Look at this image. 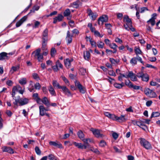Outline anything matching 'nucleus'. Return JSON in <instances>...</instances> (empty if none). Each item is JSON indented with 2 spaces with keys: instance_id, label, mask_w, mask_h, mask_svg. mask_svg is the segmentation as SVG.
I'll return each instance as SVG.
<instances>
[{
  "instance_id": "f257e3e1",
  "label": "nucleus",
  "mask_w": 160,
  "mask_h": 160,
  "mask_svg": "<svg viewBox=\"0 0 160 160\" xmlns=\"http://www.w3.org/2000/svg\"><path fill=\"white\" fill-rule=\"evenodd\" d=\"M42 50L48 49L47 45L48 41V30L45 29L42 32Z\"/></svg>"
},
{
  "instance_id": "f03ea898",
  "label": "nucleus",
  "mask_w": 160,
  "mask_h": 160,
  "mask_svg": "<svg viewBox=\"0 0 160 160\" xmlns=\"http://www.w3.org/2000/svg\"><path fill=\"white\" fill-rule=\"evenodd\" d=\"M41 49L39 48L34 51L32 53V55L35 58H37L39 62H42L43 56L42 54L40 53Z\"/></svg>"
},
{
  "instance_id": "7ed1b4c3",
  "label": "nucleus",
  "mask_w": 160,
  "mask_h": 160,
  "mask_svg": "<svg viewBox=\"0 0 160 160\" xmlns=\"http://www.w3.org/2000/svg\"><path fill=\"white\" fill-rule=\"evenodd\" d=\"M123 21L125 23V24L124 25L125 29L129 31L128 26H132V22L131 19L128 16L125 15L124 16Z\"/></svg>"
},
{
  "instance_id": "20e7f679",
  "label": "nucleus",
  "mask_w": 160,
  "mask_h": 160,
  "mask_svg": "<svg viewBox=\"0 0 160 160\" xmlns=\"http://www.w3.org/2000/svg\"><path fill=\"white\" fill-rule=\"evenodd\" d=\"M141 145L147 150L152 148V147L150 143L143 138H141L140 139Z\"/></svg>"
},
{
  "instance_id": "39448f33",
  "label": "nucleus",
  "mask_w": 160,
  "mask_h": 160,
  "mask_svg": "<svg viewBox=\"0 0 160 160\" xmlns=\"http://www.w3.org/2000/svg\"><path fill=\"white\" fill-rule=\"evenodd\" d=\"M137 77L139 78H141L143 81L147 82L149 79V75L146 73H143L142 72L137 73Z\"/></svg>"
},
{
  "instance_id": "423d86ee",
  "label": "nucleus",
  "mask_w": 160,
  "mask_h": 160,
  "mask_svg": "<svg viewBox=\"0 0 160 160\" xmlns=\"http://www.w3.org/2000/svg\"><path fill=\"white\" fill-rule=\"evenodd\" d=\"M75 83V86L79 89V91L81 93L84 94L86 92V88L83 87L79 82L76 81Z\"/></svg>"
},
{
  "instance_id": "0eeeda50",
  "label": "nucleus",
  "mask_w": 160,
  "mask_h": 160,
  "mask_svg": "<svg viewBox=\"0 0 160 160\" xmlns=\"http://www.w3.org/2000/svg\"><path fill=\"white\" fill-rule=\"evenodd\" d=\"M90 131L92 132L93 135L98 138H102L104 136L102 134L100 133V130L98 129L91 128Z\"/></svg>"
},
{
  "instance_id": "6e6552de",
  "label": "nucleus",
  "mask_w": 160,
  "mask_h": 160,
  "mask_svg": "<svg viewBox=\"0 0 160 160\" xmlns=\"http://www.w3.org/2000/svg\"><path fill=\"white\" fill-rule=\"evenodd\" d=\"M61 89H62V92L64 94L66 95L68 97H72L73 94L66 86H63Z\"/></svg>"
},
{
  "instance_id": "1a4fd4ad",
  "label": "nucleus",
  "mask_w": 160,
  "mask_h": 160,
  "mask_svg": "<svg viewBox=\"0 0 160 160\" xmlns=\"http://www.w3.org/2000/svg\"><path fill=\"white\" fill-rule=\"evenodd\" d=\"M87 13L90 18L93 20H95L98 16L96 12H93L90 8L87 9Z\"/></svg>"
},
{
  "instance_id": "9d476101",
  "label": "nucleus",
  "mask_w": 160,
  "mask_h": 160,
  "mask_svg": "<svg viewBox=\"0 0 160 160\" xmlns=\"http://www.w3.org/2000/svg\"><path fill=\"white\" fill-rule=\"evenodd\" d=\"M34 88L33 87V86L32 84H30L29 85V88H28L30 92H33L34 89L36 90H39L41 87V86L40 83L37 82L34 85Z\"/></svg>"
},
{
  "instance_id": "9b49d317",
  "label": "nucleus",
  "mask_w": 160,
  "mask_h": 160,
  "mask_svg": "<svg viewBox=\"0 0 160 160\" xmlns=\"http://www.w3.org/2000/svg\"><path fill=\"white\" fill-rule=\"evenodd\" d=\"M137 75H136L132 71H129L128 73V78H130L131 80L133 81H138Z\"/></svg>"
},
{
  "instance_id": "f8f14e48",
  "label": "nucleus",
  "mask_w": 160,
  "mask_h": 160,
  "mask_svg": "<svg viewBox=\"0 0 160 160\" xmlns=\"http://www.w3.org/2000/svg\"><path fill=\"white\" fill-rule=\"evenodd\" d=\"M108 20V17L106 15H103L100 17L98 20V24L102 25L104 22H106Z\"/></svg>"
},
{
  "instance_id": "ddd939ff",
  "label": "nucleus",
  "mask_w": 160,
  "mask_h": 160,
  "mask_svg": "<svg viewBox=\"0 0 160 160\" xmlns=\"http://www.w3.org/2000/svg\"><path fill=\"white\" fill-rule=\"evenodd\" d=\"M49 144L51 146H55L59 148H63L62 145L60 142L57 141L56 142L50 141L49 142Z\"/></svg>"
},
{
  "instance_id": "4468645a",
  "label": "nucleus",
  "mask_w": 160,
  "mask_h": 160,
  "mask_svg": "<svg viewBox=\"0 0 160 160\" xmlns=\"http://www.w3.org/2000/svg\"><path fill=\"white\" fill-rule=\"evenodd\" d=\"M3 152H8L10 154H13L14 153L13 149L10 147L4 146L2 148Z\"/></svg>"
},
{
  "instance_id": "2eb2a0df",
  "label": "nucleus",
  "mask_w": 160,
  "mask_h": 160,
  "mask_svg": "<svg viewBox=\"0 0 160 160\" xmlns=\"http://www.w3.org/2000/svg\"><path fill=\"white\" fill-rule=\"evenodd\" d=\"M19 100V104L21 106L27 104L29 101V99L26 98H20V97H18Z\"/></svg>"
},
{
  "instance_id": "dca6fc26",
  "label": "nucleus",
  "mask_w": 160,
  "mask_h": 160,
  "mask_svg": "<svg viewBox=\"0 0 160 160\" xmlns=\"http://www.w3.org/2000/svg\"><path fill=\"white\" fill-rule=\"evenodd\" d=\"M72 35L70 34V32L68 31L67 33V36L66 38V40L67 42V44H69L71 43L72 41Z\"/></svg>"
},
{
  "instance_id": "f3484780",
  "label": "nucleus",
  "mask_w": 160,
  "mask_h": 160,
  "mask_svg": "<svg viewBox=\"0 0 160 160\" xmlns=\"http://www.w3.org/2000/svg\"><path fill=\"white\" fill-rule=\"evenodd\" d=\"M39 114L41 116L45 115V113L46 111H48V109H46L43 105H41L39 107Z\"/></svg>"
},
{
  "instance_id": "a211bd4d",
  "label": "nucleus",
  "mask_w": 160,
  "mask_h": 160,
  "mask_svg": "<svg viewBox=\"0 0 160 160\" xmlns=\"http://www.w3.org/2000/svg\"><path fill=\"white\" fill-rule=\"evenodd\" d=\"M27 18V16H25L22 18L16 23V27H18L20 26L26 20Z\"/></svg>"
},
{
  "instance_id": "6ab92c4d",
  "label": "nucleus",
  "mask_w": 160,
  "mask_h": 160,
  "mask_svg": "<svg viewBox=\"0 0 160 160\" xmlns=\"http://www.w3.org/2000/svg\"><path fill=\"white\" fill-rule=\"evenodd\" d=\"M73 61V59H70L69 58H67L64 60V64L67 68H70L71 66V62Z\"/></svg>"
},
{
  "instance_id": "aec40b11",
  "label": "nucleus",
  "mask_w": 160,
  "mask_h": 160,
  "mask_svg": "<svg viewBox=\"0 0 160 160\" xmlns=\"http://www.w3.org/2000/svg\"><path fill=\"white\" fill-rule=\"evenodd\" d=\"M63 18V16L61 14H59L58 16L53 18V23H56L58 21L60 22L62 21Z\"/></svg>"
},
{
  "instance_id": "412c9836",
  "label": "nucleus",
  "mask_w": 160,
  "mask_h": 160,
  "mask_svg": "<svg viewBox=\"0 0 160 160\" xmlns=\"http://www.w3.org/2000/svg\"><path fill=\"white\" fill-rule=\"evenodd\" d=\"M10 57L8 56V53L5 52H2L0 53V60L4 59H8Z\"/></svg>"
},
{
  "instance_id": "4be33fe9",
  "label": "nucleus",
  "mask_w": 160,
  "mask_h": 160,
  "mask_svg": "<svg viewBox=\"0 0 160 160\" xmlns=\"http://www.w3.org/2000/svg\"><path fill=\"white\" fill-rule=\"evenodd\" d=\"M48 90L50 92V94L53 96H55L56 95V94L55 90L53 87L50 85L48 88Z\"/></svg>"
},
{
  "instance_id": "5701e85b",
  "label": "nucleus",
  "mask_w": 160,
  "mask_h": 160,
  "mask_svg": "<svg viewBox=\"0 0 160 160\" xmlns=\"http://www.w3.org/2000/svg\"><path fill=\"white\" fill-rule=\"evenodd\" d=\"M42 102L47 107H49L50 106V103L49 100H48V98L46 97H44L42 99Z\"/></svg>"
},
{
  "instance_id": "b1692460",
  "label": "nucleus",
  "mask_w": 160,
  "mask_h": 160,
  "mask_svg": "<svg viewBox=\"0 0 160 160\" xmlns=\"http://www.w3.org/2000/svg\"><path fill=\"white\" fill-rule=\"evenodd\" d=\"M20 68V65H17L15 66H12L11 68L10 72L12 74L14 72H16L19 70Z\"/></svg>"
},
{
  "instance_id": "393cba45",
  "label": "nucleus",
  "mask_w": 160,
  "mask_h": 160,
  "mask_svg": "<svg viewBox=\"0 0 160 160\" xmlns=\"http://www.w3.org/2000/svg\"><path fill=\"white\" fill-rule=\"evenodd\" d=\"M90 54L89 51H87L84 52V58L85 60L88 61L90 58Z\"/></svg>"
},
{
  "instance_id": "a878e982",
  "label": "nucleus",
  "mask_w": 160,
  "mask_h": 160,
  "mask_svg": "<svg viewBox=\"0 0 160 160\" xmlns=\"http://www.w3.org/2000/svg\"><path fill=\"white\" fill-rule=\"evenodd\" d=\"M52 84L54 87H57L59 89H61L62 87V86H61L60 85L56 80H53Z\"/></svg>"
},
{
  "instance_id": "bb28decb",
  "label": "nucleus",
  "mask_w": 160,
  "mask_h": 160,
  "mask_svg": "<svg viewBox=\"0 0 160 160\" xmlns=\"http://www.w3.org/2000/svg\"><path fill=\"white\" fill-rule=\"evenodd\" d=\"M116 121H118L119 122L125 121L126 119L125 118V116L124 115H121L119 117L117 116Z\"/></svg>"
},
{
  "instance_id": "cd10ccee",
  "label": "nucleus",
  "mask_w": 160,
  "mask_h": 160,
  "mask_svg": "<svg viewBox=\"0 0 160 160\" xmlns=\"http://www.w3.org/2000/svg\"><path fill=\"white\" fill-rule=\"evenodd\" d=\"M77 135L79 138L81 140L84 138V134L81 130H79L78 132Z\"/></svg>"
},
{
  "instance_id": "c85d7f7f",
  "label": "nucleus",
  "mask_w": 160,
  "mask_h": 160,
  "mask_svg": "<svg viewBox=\"0 0 160 160\" xmlns=\"http://www.w3.org/2000/svg\"><path fill=\"white\" fill-rule=\"evenodd\" d=\"M97 46L99 48H102L104 46V43L101 41H99L97 42Z\"/></svg>"
},
{
  "instance_id": "c756f323",
  "label": "nucleus",
  "mask_w": 160,
  "mask_h": 160,
  "mask_svg": "<svg viewBox=\"0 0 160 160\" xmlns=\"http://www.w3.org/2000/svg\"><path fill=\"white\" fill-rule=\"evenodd\" d=\"M160 113L158 112H152L151 116V118H152L157 117L160 116Z\"/></svg>"
},
{
  "instance_id": "7c9ffc66",
  "label": "nucleus",
  "mask_w": 160,
  "mask_h": 160,
  "mask_svg": "<svg viewBox=\"0 0 160 160\" xmlns=\"http://www.w3.org/2000/svg\"><path fill=\"white\" fill-rule=\"evenodd\" d=\"M71 14V12L69 9H67L63 12V15L64 17L69 16Z\"/></svg>"
},
{
  "instance_id": "2f4dec72",
  "label": "nucleus",
  "mask_w": 160,
  "mask_h": 160,
  "mask_svg": "<svg viewBox=\"0 0 160 160\" xmlns=\"http://www.w3.org/2000/svg\"><path fill=\"white\" fill-rule=\"evenodd\" d=\"M125 84L126 86H127L130 88H131V87H132V85H133L132 83L129 80H128V81L125 80Z\"/></svg>"
},
{
  "instance_id": "473e14b6",
  "label": "nucleus",
  "mask_w": 160,
  "mask_h": 160,
  "mask_svg": "<svg viewBox=\"0 0 160 160\" xmlns=\"http://www.w3.org/2000/svg\"><path fill=\"white\" fill-rule=\"evenodd\" d=\"M137 58L136 57H134L131 59L130 61V63L133 65H135L137 63Z\"/></svg>"
},
{
  "instance_id": "72a5a7b5",
  "label": "nucleus",
  "mask_w": 160,
  "mask_h": 160,
  "mask_svg": "<svg viewBox=\"0 0 160 160\" xmlns=\"http://www.w3.org/2000/svg\"><path fill=\"white\" fill-rule=\"evenodd\" d=\"M73 144L74 145L76 146L78 148L81 149L83 148V146H82V145L81 143H77L76 142H73Z\"/></svg>"
},
{
  "instance_id": "f704fd0d",
  "label": "nucleus",
  "mask_w": 160,
  "mask_h": 160,
  "mask_svg": "<svg viewBox=\"0 0 160 160\" xmlns=\"http://www.w3.org/2000/svg\"><path fill=\"white\" fill-rule=\"evenodd\" d=\"M152 90L148 88H146L144 90V92L145 94L148 96L149 97Z\"/></svg>"
},
{
  "instance_id": "c9c22d12",
  "label": "nucleus",
  "mask_w": 160,
  "mask_h": 160,
  "mask_svg": "<svg viewBox=\"0 0 160 160\" xmlns=\"http://www.w3.org/2000/svg\"><path fill=\"white\" fill-rule=\"evenodd\" d=\"M19 83L21 85H25L27 83L26 79L23 78L21 79L19 81Z\"/></svg>"
},
{
  "instance_id": "e433bc0d",
  "label": "nucleus",
  "mask_w": 160,
  "mask_h": 160,
  "mask_svg": "<svg viewBox=\"0 0 160 160\" xmlns=\"http://www.w3.org/2000/svg\"><path fill=\"white\" fill-rule=\"evenodd\" d=\"M80 1L79 0H77L75 2H73L72 3V6L73 7L77 8L78 7Z\"/></svg>"
},
{
  "instance_id": "4c0bfd02",
  "label": "nucleus",
  "mask_w": 160,
  "mask_h": 160,
  "mask_svg": "<svg viewBox=\"0 0 160 160\" xmlns=\"http://www.w3.org/2000/svg\"><path fill=\"white\" fill-rule=\"evenodd\" d=\"M109 61L112 64H115L119 62V60H115L113 58H109Z\"/></svg>"
},
{
  "instance_id": "58836bf2",
  "label": "nucleus",
  "mask_w": 160,
  "mask_h": 160,
  "mask_svg": "<svg viewBox=\"0 0 160 160\" xmlns=\"http://www.w3.org/2000/svg\"><path fill=\"white\" fill-rule=\"evenodd\" d=\"M55 64H56V65L58 67V68L62 69L63 68V65L62 64V63L60 62L59 60H58L56 62Z\"/></svg>"
},
{
  "instance_id": "ea45409f",
  "label": "nucleus",
  "mask_w": 160,
  "mask_h": 160,
  "mask_svg": "<svg viewBox=\"0 0 160 160\" xmlns=\"http://www.w3.org/2000/svg\"><path fill=\"white\" fill-rule=\"evenodd\" d=\"M40 7L38 6H34L32 10H30L31 12H34L35 11H38L39 8Z\"/></svg>"
},
{
  "instance_id": "a19ab883",
  "label": "nucleus",
  "mask_w": 160,
  "mask_h": 160,
  "mask_svg": "<svg viewBox=\"0 0 160 160\" xmlns=\"http://www.w3.org/2000/svg\"><path fill=\"white\" fill-rule=\"evenodd\" d=\"M56 53V50L54 48H52L51 50V55L52 57L54 56L55 54Z\"/></svg>"
},
{
  "instance_id": "79ce46f5",
  "label": "nucleus",
  "mask_w": 160,
  "mask_h": 160,
  "mask_svg": "<svg viewBox=\"0 0 160 160\" xmlns=\"http://www.w3.org/2000/svg\"><path fill=\"white\" fill-rule=\"evenodd\" d=\"M147 23H150L152 26H153L155 24V20L150 19L147 21Z\"/></svg>"
},
{
  "instance_id": "37998d69",
  "label": "nucleus",
  "mask_w": 160,
  "mask_h": 160,
  "mask_svg": "<svg viewBox=\"0 0 160 160\" xmlns=\"http://www.w3.org/2000/svg\"><path fill=\"white\" fill-rule=\"evenodd\" d=\"M157 95L156 93L153 91L152 90L151 94L149 95V97L152 98H155L157 97Z\"/></svg>"
},
{
  "instance_id": "c03bdc74",
  "label": "nucleus",
  "mask_w": 160,
  "mask_h": 160,
  "mask_svg": "<svg viewBox=\"0 0 160 160\" xmlns=\"http://www.w3.org/2000/svg\"><path fill=\"white\" fill-rule=\"evenodd\" d=\"M134 50L137 55H138V54H141L142 53V51L139 48H137L136 47H135Z\"/></svg>"
},
{
  "instance_id": "a18cd8bd",
  "label": "nucleus",
  "mask_w": 160,
  "mask_h": 160,
  "mask_svg": "<svg viewBox=\"0 0 160 160\" xmlns=\"http://www.w3.org/2000/svg\"><path fill=\"white\" fill-rule=\"evenodd\" d=\"M99 146L101 147H104L106 145V142L104 140L101 141L99 144Z\"/></svg>"
},
{
  "instance_id": "49530a36",
  "label": "nucleus",
  "mask_w": 160,
  "mask_h": 160,
  "mask_svg": "<svg viewBox=\"0 0 160 160\" xmlns=\"http://www.w3.org/2000/svg\"><path fill=\"white\" fill-rule=\"evenodd\" d=\"M36 153L38 155H40L41 154V151L38 146H36L35 148Z\"/></svg>"
},
{
  "instance_id": "de8ad7c7",
  "label": "nucleus",
  "mask_w": 160,
  "mask_h": 160,
  "mask_svg": "<svg viewBox=\"0 0 160 160\" xmlns=\"http://www.w3.org/2000/svg\"><path fill=\"white\" fill-rule=\"evenodd\" d=\"M48 157V158L50 160H57V159L55 158L54 155L51 154H49Z\"/></svg>"
},
{
  "instance_id": "09e8293b",
  "label": "nucleus",
  "mask_w": 160,
  "mask_h": 160,
  "mask_svg": "<svg viewBox=\"0 0 160 160\" xmlns=\"http://www.w3.org/2000/svg\"><path fill=\"white\" fill-rule=\"evenodd\" d=\"M52 68L54 72H57L59 70V68H58L56 64L55 65L52 66Z\"/></svg>"
},
{
  "instance_id": "8fccbe9b",
  "label": "nucleus",
  "mask_w": 160,
  "mask_h": 160,
  "mask_svg": "<svg viewBox=\"0 0 160 160\" xmlns=\"http://www.w3.org/2000/svg\"><path fill=\"white\" fill-rule=\"evenodd\" d=\"M94 33L95 36L96 37H99L102 38L103 36V35H101L98 31H95Z\"/></svg>"
},
{
  "instance_id": "3c124183",
  "label": "nucleus",
  "mask_w": 160,
  "mask_h": 160,
  "mask_svg": "<svg viewBox=\"0 0 160 160\" xmlns=\"http://www.w3.org/2000/svg\"><path fill=\"white\" fill-rule=\"evenodd\" d=\"M109 47L112 49H115L117 48L118 46L115 43H112L109 45Z\"/></svg>"
},
{
  "instance_id": "603ef678",
  "label": "nucleus",
  "mask_w": 160,
  "mask_h": 160,
  "mask_svg": "<svg viewBox=\"0 0 160 160\" xmlns=\"http://www.w3.org/2000/svg\"><path fill=\"white\" fill-rule=\"evenodd\" d=\"M80 71L81 74L83 75H85L86 73V70L85 69L82 68L80 69Z\"/></svg>"
},
{
  "instance_id": "864d4df0",
  "label": "nucleus",
  "mask_w": 160,
  "mask_h": 160,
  "mask_svg": "<svg viewBox=\"0 0 160 160\" xmlns=\"http://www.w3.org/2000/svg\"><path fill=\"white\" fill-rule=\"evenodd\" d=\"M114 86L117 88L121 89L122 88L121 85L120 84V83H119L116 82L114 83Z\"/></svg>"
},
{
  "instance_id": "5fc2aeb1",
  "label": "nucleus",
  "mask_w": 160,
  "mask_h": 160,
  "mask_svg": "<svg viewBox=\"0 0 160 160\" xmlns=\"http://www.w3.org/2000/svg\"><path fill=\"white\" fill-rule=\"evenodd\" d=\"M90 43L92 47H96L97 44L94 40H90Z\"/></svg>"
},
{
  "instance_id": "6e6d98bb",
  "label": "nucleus",
  "mask_w": 160,
  "mask_h": 160,
  "mask_svg": "<svg viewBox=\"0 0 160 160\" xmlns=\"http://www.w3.org/2000/svg\"><path fill=\"white\" fill-rule=\"evenodd\" d=\"M40 24V22L38 21H35L34 23V25L33 26V28H38Z\"/></svg>"
},
{
  "instance_id": "4d7b16f0",
  "label": "nucleus",
  "mask_w": 160,
  "mask_h": 160,
  "mask_svg": "<svg viewBox=\"0 0 160 160\" xmlns=\"http://www.w3.org/2000/svg\"><path fill=\"white\" fill-rule=\"evenodd\" d=\"M6 84L9 86H11L13 85V82L12 81L10 80H8L6 82Z\"/></svg>"
},
{
  "instance_id": "13d9d810",
  "label": "nucleus",
  "mask_w": 160,
  "mask_h": 160,
  "mask_svg": "<svg viewBox=\"0 0 160 160\" xmlns=\"http://www.w3.org/2000/svg\"><path fill=\"white\" fill-rule=\"evenodd\" d=\"M115 41L116 42L120 44H121L122 43V40L118 38H115Z\"/></svg>"
},
{
  "instance_id": "bf43d9fd",
  "label": "nucleus",
  "mask_w": 160,
  "mask_h": 160,
  "mask_svg": "<svg viewBox=\"0 0 160 160\" xmlns=\"http://www.w3.org/2000/svg\"><path fill=\"white\" fill-rule=\"evenodd\" d=\"M141 10L140 11V12L141 13H143V12H144V11H148L149 10L147 8L145 7H142V8H141Z\"/></svg>"
},
{
  "instance_id": "052dcab7",
  "label": "nucleus",
  "mask_w": 160,
  "mask_h": 160,
  "mask_svg": "<svg viewBox=\"0 0 160 160\" xmlns=\"http://www.w3.org/2000/svg\"><path fill=\"white\" fill-rule=\"evenodd\" d=\"M109 118L113 120H117V116H116L114 114H111Z\"/></svg>"
},
{
  "instance_id": "680f3d73",
  "label": "nucleus",
  "mask_w": 160,
  "mask_h": 160,
  "mask_svg": "<svg viewBox=\"0 0 160 160\" xmlns=\"http://www.w3.org/2000/svg\"><path fill=\"white\" fill-rule=\"evenodd\" d=\"M6 113L7 114V115L9 117H10L12 116V112L10 110H7L6 111Z\"/></svg>"
},
{
  "instance_id": "e2e57ef3",
  "label": "nucleus",
  "mask_w": 160,
  "mask_h": 160,
  "mask_svg": "<svg viewBox=\"0 0 160 160\" xmlns=\"http://www.w3.org/2000/svg\"><path fill=\"white\" fill-rule=\"evenodd\" d=\"M32 76L33 78L34 79H36L39 78L38 75L36 73H33L32 74Z\"/></svg>"
},
{
  "instance_id": "0e129e2a",
  "label": "nucleus",
  "mask_w": 160,
  "mask_h": 160,
  "mask_svg": "<svg viewBox=\"0 0 160 160\" xmlns=\"http://www.w3.org/2000/svg\"><path fill=\"white\" fill-rule=\"evenodd\" d=\"M70 26L71 27H73L74 26V22L70 20L68 22Z\"/></svg>"
},
{
  "instance_id": "69168bd1",
  "label": "nucleus",
  "mask_w": 160,
  "mask_h": 160,
  "mask_svg": "<svg viewBox=\"0 0 160 160\" xmlns=\"http://www.w3.org/2000/svg\"><path fill=\"white\" fill-rule=\"evenodd\" d=\"M148 60L149 61L151 62H155L156 61L157 59L156 57H150L149 58Z\"/></svg>"
},
{
  "instance_id": "338daca9",
  "label": "nucleus",
  "mask_w": 160,
  "mask_h": 160,
  "mask_svg": "<svg viewBox=\"0 0 160 160\" xmlns=\"http://www.w3.org/2000/svg\"><path fill=\"white\" fill-rule=\"evenodd\" d=\"M112 136L115 139H116L118 137V134L116 132H113L112 134Z\"/></svg>"
},
{
  "instance_id": "774afa93",
  "label": "nucleus",
  "mask_w": 160,
  "mask_h": 160,
  "mask_svg": "<svg viewBox=\"0 0 160 160\" xmlns=\"http://www.w3.org/2000/svg\"><path fill=\"white\" fill-rule=\"evenodd\" d=\"M117 16L118 19H121L122 18L123 14L122 13H118L117 14Z\"/></svg>"
}]
</instances>
